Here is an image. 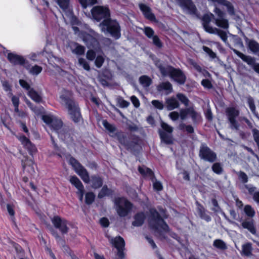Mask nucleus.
Here are the masks:
<instances>
[{
    "mask_svg": "<svg viewBox=\"0 0 259 259\" xmlns=\"http://www.w3.org/2000/svg\"><path fill=\"white\" fill-rule=\"evenodd\" d=\"M70 156L69 164L72 166L75 172L81 178L85 184H90L94 189H98L103 185V178L98 174L92 175L90 176L88 170L74 157Z\"/></svg>",
    "mask_w": 259,
    "mask_h": 259,
    "instance_id": "nucleus-1",
    "label": "nucleus"
},
{
    "mask_svg": "<svg viewBox=\"0 0 259 259\" xmlns=\"http://www.w3.org/2000/svg\"><path fill=\"white\" fill-rule=\"evenodd\" d=\"M214 15L212 13L205 14L201 18L203 27L207 32L214 34V28L210 25L212 20H214L215 24L219 27L227 29L229 24L228 20L226 18V14L220 8L215 7L213 10Z\"/></svg>",
    "mask_w": 259,
    "mask_h": 259,
    "instance_id": "nucleus-2",
    "label": "nucleus"
},
{
    "mask_svg": "<svg viewBox=\"0 0 259 259\" xmlns=\"http://www.w3.org/2000/svg\"><path fill=\"white\" fill-rule=\"evenodd\" d=\"M154 63L162 76H168L180 84H183L186 82V76L180 68H176L170 65L165 64L162 61L157 58L154 61Z\"/></svg>",
    "mask_w": 259,
    "mask_h": 259,
    "instance_id": "nucleus-3",
    "label": "nucleus"
},
{
    "mask_svg": "<svg viewBox=\"0 0 259 259\" xmlns=\"http://www.w3.org/2000/svg\"><path fill=\"white\" fill-rule=\"evenodd\" d=\"M148 224L150 229L160 237L164 238V233L169 231V226L160 213L154 207L149 209Z\"/></svg>",
    "mask_w": 259,
    "mask_h": 259,
    "instance_id": "nucleus-4",
    "label": "nucleus"
},
{
    "mask_svg": "<svg viewBox=\"0 0 259 259\" xmlns=\"http://www.w3.org/2000/svg\"><path fill=\"white\" fill-rule=\"evenodd\" d=\"M119 143L121 144L126 150L130 151L134 155H137L141 149L140 146L141 139L139 136L135 134H130L127 137L122 131H117L115 134Z\"/></svg>",
    "mask_w": 259,
    "mask_h": 259,
    "instance_id": "nucleus-5",
    "label": "nucleus"
},
{
    "mask_svg": "<svg viewBox=\"0 0 259 259\" xmlns=\"http://www.w3.org/2000/svg\"><path fill=\"white\" fill-rule=\"evenodd\" d=\"M99 25L102 31L110 34L115 39H118L121 37V26L116 19L110 17L103 20Z\"/></svg>",
    "mask_w": 259,
    "mask_h": 259,
    "instance_id": "nucleus-6",
    "label": "nucleus"
},
{
    "mask_svg": "<svg viewBox=\"0 0 259 259\" xmlns=\"http://www.w3.org/2000/svg\"><path fill=\"white\" fill-rule=\"evenodd\" d=\"M60 98L65 104L72 120L75 123L79 122L82 117L78 104L67 95H61Z\"/></svg>",
    "mask_w": 259,
    "mask_h": 259,
    "instance_id": "nucleus-7",
    "label": "nucleus"
},
{
    "mask_svg": "<svg viewBox=\"0 0 259 259\" xmlns=\"http://www.w3.org/2000/svg\"><path fill=\"white\" fill-rule=\"evenodd\" d=\"M188 115L191 116L194 123L197 122L201 118L199 113L192 107L181 109L180 110V113L177 111H172L169 114V117L173 121L177 120L179 117L182 120H185Z\"/></svg>",
    "mask_w": 259,
    "mask_h": 259,
    "instance_id": "nucleus-8",
    "label": "nucleus"
},
{
    "mask_svg": "<svg viewBox=\"0 0 259 259\" xmlns=\"http://www.w3.org/2000/svg\"><path fill=\"white\" fill-rule=\"evenodd\" d=\"M116 206V211L120 217H125L130 213L134 207V204L124 197H117L114 200Z\"/></svg>",
    "mask_w": 259,
    "mask_h": 259,
    "instance_id": "nucleus-9",
    "label": "nucleus"
},
{
    "mask_svg": "<svg viewBox=\"0 0 259 259\" xmlns=\"http://www.w3.org/2000/svg\"><path fill=\"white\" fill-rule=\"evenodd\" d=\"M91 13L92 19L97 22L102 21L111 17V12L108 6H94Z\"/></svg>",
    "mask_w": 259,
    "mask_h": 259,
    "instance_id": "nucleus-10",
    "label": "nucleus"
},
{
    "mask_svg": "<svg viewBox=\"0 0 259 259\" xmlns=\"http://www.w3.org/2000/svg\"><path fill=\"white\" fill-rule=\"evenodd\" d=\"M199 156L200 159L210 163H213L217 160L216 153L208 147L205 143L201 144Z\"/></svg>",
    "mask_w": 259,
    "mask_h": 259,
    "instance_id": "nucleus-11",
    "label": "nucleus"
},
{
    "mask_svg": "<svg viewBox=\"0 0 259 259\" xmlns=\"http://www.w3.org/2000/svg\"><path fill=\"white\" fill-rule=\"evenodd\" d=\"M226 113L232 130L238 131L240 124L236 118L239 115V111L234 107H230L226 109Z\"/></svg>",
    "mask_w": 259,
    "mask_h": 259,
    "instance_id": "nucleus-12",
    "label": "nucleus"
},
{
    "mask_svg": "<svg viewBox=\"0 0 259 259\" xmlns=\"http://www.w3.org/2000/svg\"><path fill=\"white\" fill-rule=\"evenodd\" d=\"M16 137L30 155L33 156L34 154L36 153L37 149L36 146L31 142L28 138L22 134L16 135Z\"/></svg>",
    "mask_w": 259,
    "mask_h": 259,
    "instance_id": "nucleus-13",
    "label": "nucleus"
},
{
    "mask_svg": "<svg viewBox=\"0 0 259 259\" xmlns=\"http://www.w3.org/2000/svg\"><path fill=\"white\" fill-rule=\"evenodd\" d=\"M7 59L9 62L14 66H23L26 69H28L30 66V64L24 57L13 53H9L7 55Z\"/></svg>",
    "mask_w": 259,
    "mask_h": 259,
    "instance_id": "nucleus-14",
    "label": "nucleus"
},
{
    "mask_svg": "<svg viewBox=\"0 0 259 259\" xmlns=\"http://www.w3.org/2000/svg\"><path fill=\"white\" fill-rule=\"evenodd\" d=\"M51 221L54 227L58 229L62 234L68 233L69 228L67 226L68 221L66 219L59 215H54Z\"/></svg>",
    "mask_w": 259,
    "mask_h": 259,
    "instance_id": "nucleus-15",
    "label": "nucleus"
},
{
    "mask_svg": "<svg viewBox=\"0 0 259 259\" xmlns=\"http://www.w3.org/2000/svg\"><path fill=\"white\" fill-rule=\"evenodd\" d=\"M179 6L187 10L191 15L198 17V12L196 6L192 0H176Z\"/></svg>",
    "mask_w": 259,
    "mask_h": 259,
    "instance_id": "nucleus-16",
    "label": "nucleus"
},
{
    "mask_svg": "<svg viewBox=\"0 0 259 259\" xmlns=\"http://www.w3.org/2000/svg\"><path fill=\"white\" fill-rule=\"evenodd\" d=\"M70 183L77 190L76 194L78 196L79 201H82L83 196L85 195V190L83 185L80 180L76 176H72L69 179Z\"/></svg>",
    "mask_w": 259,
    "mask_h": 259,
    "instance_id": "nucleus-17",
    "label": "nucleus"
},
{
    "mask_svg": "<svg viewBox=\"0 0 259 259\" xmlns=\"http://www.w3.org/2000/svg\"><path fill=\"white\" fill-rule=\"evenodd\" d=\"M110 243L117 250L116 255L121 257H123V254L125 253L124 250L125 245L124 239L120 236H117L115 238H111Z\"/></svg>",
    "mask_w": 259,
    "mask_h": 259,
    "instance_id": "nucleus-18",
    "label": "nucleus"
},
{
    "mask_svg": "<svg viewBox=\"0 0 259 259\" xmlns=\"http://www.w3.org/2000/svg\"><path fill=\"white\" fill-rule=\"evenodd\" d=\"M34 161L32 159L26 158L21 160V164L23 171H26L29 176H32L35 174Z\"/></svg>",
    "mask_w": 259,
    "mask_h": 259,
    "instance_id": "nucleus-19",
    "label": "nucleus"
},
{
    "mask_svg": "<svg viewBox=\"0 0 259 259\" xmlns=\"http://www.w3.org/2000/svg\"><path fill=\"white\" fill-rule=\"evenodd\" d=\"M139 8L142 12L145 18L151 21H155L156 17L155 15L152 12L151 8L145 4L141 3L139 4Z\"/></svg>",
    "mask_w": 259,
    "mask_h": 259,
    "instance_id": "nucleus-20",
    "label": "nucleus"
},
{
    "mask_svg": "<svg viewBox=\"0 0 259 259\" xmlns=\"http://www.w3.org/2000/svg\"><path fill=\"white\" fill-rule=\"evenodd\" d=\"M138 171L144 178H149L152 181L155 179L153 171L150 168L145 166H139Z\"/></svg>",
    "mask_w": 259,
    "mask_h": 259,
    "instance_id": "nucleus-21",
    "label": "nucleus"
},
{
    "mask_svg": "<svg viewBox=\"0 0 259 259\" xmlns=\"http://www.w3.org/2000/svg\"><path fill=\"white\" fill-rule=\"evenodd\" d=\"M134 221L132 224L134 227H141L145 222L146 215L144 211H140L136 213L134 216Z\"/></svg>",
    "mask_w": 259,
    "mask_h": 259,
    "instance_id": "nucleus-22",
    "label": "nucleus"
},
{
    "mask_svg": "<svg viewBox=\"0 0 259 259\" xmlns=\"http://www.w3.org/2000/svg\"><path fill=\"white\" fill-rule=\"evenodd\" d=\"M233 52L240 58H241L244 62H246L248 65L251 66L252 67L255 63V60L254 58L250 56H247L239 52L236 49H232Z\"/></svg>",
    "mask_w": 259,
    "mask_h": 259,
    "instance_id": "nucleus-23",
    "label": "nucleus"
},
{
    "mask_svg": "<svg viewBox=\"0 0 259 259\" xmlns=\"http://www.w3.org/2000/svg\"><path fill=\"white\" fill-rule=\"evenodd\" d=\"M241 226L244 229L248 230L251 234H255L256 232L254 226V222L252 219H246L241 223Z\"/></svg>",
    "mask_w": 259,
    "mask_h": 259,
    "instance_id": "nucleus-24",
    "label": "nucleus"
},
{
    "mask_svg": "<svg viewBox=\"0 0 259 259\" xmlns=\"http://www.w3.org/2000/svg\"><path fill=\"white\" fill-rule=\"evenodd\" d=\"M52 144L53 146L54 150H55L54 154L57 155L59 157L62 158L63 156H65L66 158L69 161L70 156H68L70 153L66 154V150L64 148H62L58 146L57 143L55 142L54 140L52 137Z\"/></svg>",
    "mask_w": 259,
    "mask_h": 259,
    "instance_id": "nucleus-25",
    "label": "nucleus"
},
{
    "mask_svg": "<svg viewBox=\"0 0 259 259\" xmlns=\"http://www.w3.org/2000/svg\"><path fill=\"white\" fill-rule=\"evenodd\" d=\"M244 40L248 48L254 54H257L259 52V43L254 39H250L244 36Z\"/></svg>",
    "mask_w": 259,
    "mask_h": 259,
    "instance_id": "nucleus-26",
    "label": "nucleus"
},
{
    "mask_svg": "<svg viewBox=\"0 0 259 259\" xmlns=\"http://www.w3.org/2000/svg\"><path fill=\"white\" fill-rule=\"evenodd\" d=\"M158 133L162 142L167 144L171 145L174 143V139L171 134L166 133L161 130H159Z\"/></svg>",
    "mask_w": 259,
    "mask_h": 259,
    "instance_id": "nucleus-27",
    "label": "nucleus"
},
{
    "mask_svg": "<svg viewBox=\"0 0 259 259\" xmlns=\"http://www.w3.org/2000/svg\"><path fill=\"white\" fill-rule=\"evenodd\" d=\"M197 211L200 217L206 221L209 222L211 221V217L207 213V211L204 206L199 202H197Z\"/></svg>",
    "mask_w": 259,
    "mask_h": 259,
    "instance_id": "nucleus-28",
    "label": "nucleus"
},
{
    "mask_svg": "<svg viewBox=\"0 0 259 259\" xmlns=\"http://www.w3.org/2000/svg\"><path fill=\"white\" fill-rule=\"evenodd\" d=\"M252 246L250 242H247L242 245L241 254L242 256L250 257L252 255Z\"/></svg>",
    "mask_w": 259,
    "mask_h": 259,
    "instance_id": "nucleus-29",
    "label": "nucleus"
},
{
    "mask_svg": "<svg viewBox=\"0 0 259 259\" xmlns=\"http://www.w3.org/2000/svg\"><path fill=\"white\" fill-rule=\"evenodd\" d=\"M113 194V191L109 188L106 185H104L102 187L101 190L98 194V198L99 199H102L105 196H112Z\"/></svg>",
    "mask_w": 259,
    "mask_h": 259,
    "instance_id": "nucleus-30",
    "label": "nucleus"
},
{
    "mask_svg": "<svg viewBox=\"0 0 259 259\" xmlns=\"http://www.w3.org/2000/svg\"><path fill=\"white\" fill-rule=\"evenodd\" d=\"M28 96L36 103H39L42 102V98L41 96L33 89L31 88L27 93Z\"/></svg>",
    "mask_w": 259,
    "mask_h": 259,
    "instance_id": "nucleus-31",
    "label": "nucleus"
},
{
    "mask_svg": "<svg viewBox=\"0 0 259 259\" xmlns=\"http://www.w3.org/2000/svg\"><path fill=\"white\" fill-rule=\"evenodd\" d=\"M167 108L168 110H172L178 108L180 104L178 101L175 98L171 97L166 100Z\"/></svg>",
    "mask_w": 259,
    "mask_h": 259,
    "instance_id": "nucleus-32",
    "label": "nucleus"
},
{
    "mask_svg": "<svg viewBox=\"0 0 259 259\" xmlns=\"http://www.w3.org/2000/svg\"><path fill=\"white\" fill-rule=\"evenodd\" d=\"M63 126V122L61 119L55 118L50 126L56 133L59 134V131Z\"/></svg>",
    "mask_w": 259,
    "mask_h": 259,
    "instance_id": "nucleus-33",
    "label": "nucleus"
},
{
    "mask_svg": "<svg viewBox=\"0 0 259 259\" xmlns=\"http://www.w3.org/2000/svg\"><path fill=\"white\" fill-rule=\"evenodd\" d=\"M140 83L144 87H149L152 83L151 78L147 75H143L139 78Z\"/></svg>",
    "mask_w": 259,
    "mask_h": 259,
    "instance_id": "nucleus-34",
    "label": "nucleus"
},
{
    "mask_svg": "<svg viewBox=\"0 0 259 259\" xmlns=\"http://www.w3.org/2000/svg\"><path fill=\"white\" fill-rule=\"evenodd\" d=\"M157 89L159 92L164 90L170 92L172 90V87L171 84L169 81H165L159 84L157 86Z\"/></svg>",
    "mask_w": 259,
    "mask_h": 259,
    "instance_id": "nucleus-35",
    "label": "nucleus"
},
{
    "mask_svg": "<svg viewBox=\"0 0 259 259\" xmlns=\"http://www.w3.org/2000/svg\"><path fill=\"white\" fill-rule=\"evenodd\" d=\"M7 209L9 214L10 215V221L13 224L16 226L17 224L16 222V218L15 217V211L14 209V206L10 204H7Z\"/></svg>",
    "mask_w": 259,
    "mask_h": 259,
    "instance_id": "nucleus-36",
    "label": "nucleus"
},
{
    "mask_svg": "<svg viewBox=\"0 0 259 259\" xmlns=\"http://www.w3.org/2000/svg\"><path fill=\"white\" fill-rule=\"evenodd\" d=\"M95 198L96 195L94 192L92 191L87 192L85 194V203L87 205L92 204L95 201Z\"/></svg>",
    "mask_w": 259,
    "mask_h": 259,
    "instance_id": "nucleus-37",
    "label": "nucleus"
},
{
    "mask_svg": "<svg viewBox=\"0 0 259 259\" xmlns=\"http://www.w3.org/2000/svg\"><path fill=\"white\" fill-rule=\"evenodd\" d=\"M213 246L216 248L221 250H226L227 248V246L225 242L220 239H217L213 241Z\"/></svg>",
    "mask_w": 259,
    "mask_h": 259,
    "instance_id": "nucleus-38",
    "label": "nucleus"
},
{
    "mask_svg": "<svg viewBox=\"0 0 259 259\" xmlns=\"http://www.w3.org/2000/svg\"><path fill=\"white\" fill-rule=\"evenodd\" d=\"M83 9H85L89 6H94L98 4L97 0H77Z\"/></svg>",
    "mask_w": 259,
    "mask_h": 259,
    "instance_id": "nucleus-39",
    "label": "nucleus"
},
{
    "mask_svg": "<svg viewBox=\"0 0 259 259\" xmlns=\"http://www.w3.org/2000/svg\"><path fill=\"white\" fill-rule=\"evenodd\" d=\"M244 212L245 214L252 219L255 214V212L253 208L250 205H246L244 207Z\"/></svg>",
    "mask_w": 259,
    "mask_h": 259,
    "instance_id": "nucleus-40",
    "label": "nucleus"
},
{
    "mask_svg": "<svg viewBox=\"0 0 259 259\" xmlns=\"http://www.w3.org/2000/svg\"><path fill=\"white\" fill-rule=\"evenodd\" d=\"M247 104L249 107L250 110L252 112V113L257 115L258 114L257 112L256 111V107L254 104V101L253 99L251 97L249 96L247 99Z\"/></svg>",
    "mask_w": 259,
    "mask_h": 259,
    "instance_id": "nucleus-41",
    "label": "nucleus"
},
{
    "mask_svg": "<svg viewBox=\"0 0 259 259\" xmlns=\"http://www.w3.org/2000/svg\"><path fill=\"white\" fill-rule=\"evenodd\" d=\"M27 70L29 71V73L33 75H37L42 71V68L39 65H35L31 67L30 66L29 68Z\"/></svg>",
    "mask_w": 259,
    "mask_h": 259,
    "instance_id": "nucleus-42",
    "label": "nucleus"
},
{
    "mask_svg": "<svg viewBox=\"0 0 259 259\" xmlns=\"http://www.w3.org/2000/svg\"><path fill=\"white\" fill-rule=\"evenodd\" d=\"M214 33H217L219 36L224 42H226L227 41L228 36L225 31L217 28H214Z\"/></svg>",
    "mask_w": 259,
    "mask_h": 259,
    "instance_id": "nucleus-43",
    "label": "nucleus"
},
{
    "mask_svg": "<svg viewBox=\"0 0 259 259\" xmlns=\"http://www.w3.org/2000/svg\"><path fill=\"white\" fill-rule=\"evenodd\" d=\"M177 98L182 103L184 104L185 106H188L189 105L190 101L184 94L182 93H178L177 95Z\"/></svg>",
    "mask_w": 259,
    "mask_h": 259,
    "instance_id": "nucleus-44",
    "label": "nucleus"
},
{
    "mask_svg": "<svg viewBox=\"0 0 259 259\" xmlns=\"http://www.w3.org/2000/svg\"><path fill=\"white\" fill-rule=\"evenodd\" d=\"M212 170L217 175H220L223 171V168L219 162H215L213 163L211 167Z\"/></svg>",
    "mask_w": 259,
    "mask_h": 259,
    "instance_id": "nucleus-45",
    "label": "nucleus"
},
{
    "mask_svg": "<svg viewBox=\"0 0 259 259\" xmlns=\"http://www.w3.org/2000/svg\"><path fill=\"white\" fill-rule=\"evenodd\" d=\"M202 49L211 59H214L215 58L218 59L216 53L213 52V51L208 47L203 46Z\"/></svg>",
    "mask_w": 259,
    "mask_h": 259,
    "instance_id": "nucleus-46",
    "label": "nucleus"
},
{
    "mask_svg": "<svg viewBox=\"0 0 259 259\" xmlns=\"http://www.w3.org/2000/svg\"><path fill=\"white\" fill-rule=\"evenodd\" d=\"M237 175L238 176L239 180L243 183L246 184L248 181V178L247 175L243 171H239L237 172Z\"/></svg>",
    "mask_w": 259,
    "mask_h": 259,
    "instance_id": "nucleus-47",
    "label": "nucleus"
},
{
    "mask_svg": "<svg viewBox=\"0 0 259 259\" xmlns=\"http://www.w3.org/2000/svg\"><path fill=\"white\" fill-rule=\"evenodd\" d=\"M104 127L110 133H114L116 130V127L108 122L107 120H103L102 122Z\"/></svg>",
    "mask_w": 259,
    "mask_h": 259,
    "instance_id": "nucleus-48",
    "label": "nucleus"
},
{
    "mask_svg": "<svg viewBox=\"0 0 259 259\" xmlns=\"http://www.w3.org/2000/svg\"><path fill=\"white\" fill-rule=\"evenodd\" d=\"M95 66L98 68H100L102 66V65L105 61L104 58L101 55H98L95 58Z\"/></svg>",
    "mask_w": 259,
    "mask_h": 259,
    "instance_id": "nucleus-49",
    "label": "nucleus"
},
{
    "mask_svg": "<svg viewBox=\"0 0 259 259\" xmlns=\"http://www.w3.org/2000/svg\"><path fill=\"white\" fill-rule=\"evenodd\" d=\"M179 128L181 130L185 129L189 134H193L194 132V128L191 125H186L184 123H181L179 125Z\"/></svg>",
    "mask_w": 259,
    "mask_h": 259,
    "instance_id": "nucleus-50",
    "label": "nucleus"
},
{
    "mask_svg": "<svg viewBox=\"0 0 259 259\" xmlns=\"http://www.w3.org/2000/svg\"><path fill=\"white\" fill-rule=\"evenodd\" d=\"M57 3L63 10L67 9L70 3V0H56Z\"/></svg>",
    "mask_w": 259,
    "mask_h": 259,
    "instance_id": "nucleus-51",
    "label": "nucleus"
},
{
    "mask_svg": "<svg viewBox=\"0 0 259 259\" xmlns=\"http://www.w3.org/2000/svg\"><path fill=\"white\" fill-rule=\"evenodd\" d=\"M211 202L213 206V207L211 208V210L214 212H219L221 211V208L219 205L218 200L215 198H212Z\"/></svg>",
    "mask_w": 259,
    "mask_h": 259,
    "instance_id": "nucleus-52",
    "label": "nucleus"
},
{
    "mask_svg": "<svg viewBox=\"0 0 259 259\" xmlns=\"http://www.w3.org/2000/svg\"><path fill=\"white\" fill-rule=\"evenodd\" d=\"M144 33L145 35L149 38H151L154 36H155L154 35V31L153 29L149 26L145 27L144 29Z\"/></svg>",
    "mask_w": 259,
    "mask_h": 259,
    "instance_id": "nucleus-53",
    "label": "nucleus"
},
{
    "mask_svg": "<svg viewBox=\"0 0 259 259\" xmlns=\"http://www.w3.org/2000/svg\"><path fill=\"white\" fill-rule=\"evenodd\" d=\"M152 38L153 44L157 48L160 49L163 47V43L157 35H155Z\"/></svg>",
    "mask_w": 259,
    "mask_h": 259,
    "instance_id": "nucleus-54",
    "label": "nucleus"
},
{
    "mask_svg": "<svg viewBox=\"0 0 259 259\" xmlns=\"http://www.w3.org/2000/svg\"><path fill=\"white\" fill-rule=\"evenodd\" d=\"M161 126L162 128V131H164L166 133L171 134L173 132V128L165 122H162Z\"/></svg>",
    "mask_w": 259,
    "mask_h": 259,
    "instance_id": "nucleus-55",
    "label": "nucleus"
},
{
    "mask_svg": "<svg viewBox=\"0 0 259 259\" xmlns=\"http://www.w3.org/2000/svg\"><path fill=\"white\" fill-rule=\"evenodd\" d=\"M73 52L78 55H83L85 52V48L80 45L77 44Z\"/></svg>",
    "mask_w": 259,
    "mask_h": 259,
    "instance_id": "nucleus-56",
    "label": "nucleus"
},
{
    "mask_svg": "<svg viewBox=\"0 0 259 259\" xmlns=\"http://www.w3.org/2000/svg\"><path fill=\"white\" fill-rule=\"evenodd\" d=\"M78 62L82 66L83 69L87 71H90L91 69L89 63L83 58H79Z\"/></svg>",
    "mask_w": 259,
    "mask_h": 259,
    "instance_id": "nucleus-57",
    "label": "nucleus"
},
{
    "mask_svg": "<svg viewBox=\"0 0 259 259\" xmlns=\"http://www.w3.org/2000/svg\"><path fill=\"white\" fill-rule=\"evenodd\" d=\"M55 118H53L50 115H44L42 116V120L49 126L51 125Z\"/></svg>",
    "mask_w": 259,
    "mask_h": 259,
    "instance_id": "nucleus-58",
    "label": "nucleus"
},
{
    "mask_svg": "<svg viewBox=\"0 0 259 259\" xmlns=\"http://www.w3.org/2000/svg\"><path fill=\"white\" fill-rule=\"evenodd\" d=\"M201 84L204 88L207 89H211L213 88V85L211 81L208 79H202Z\"/></svg>",
    "mask_w": 259,
    "mask_h": 259,
    "instance_id": "nucleus-59",
    "label": "nucleus"
},
{
    "mask_svg": "<svg viewBox=\"0 0 259 259\" xmlns=\"http://www.w3.org/2000/svg\"><path fill=\"white\" fill-rule=\"evenodd\" d=\"M19 83L20 86L26 90V91L29 92L30 90L32 88L30 87V84L27 82V81L24 79H21L19 80Z\"/></svg>",
    "mask_w": 259,
    "mask_h": 259,
    "instance_id": "nucleus-60",
    "label": "nucleus"
},
{
    "mask_svg": "<svg viewBox=\"0 0 259 259\" xmlns=\"http://www.w3.org/2000/svg\"><path fill=\"white\" fill-rule=\"evenodd\" d=\"M151 103L152 105L158 110H162L163 109L164 106L162 102L160 101L157 100H154L152 101Z\"/></svg>",
    "mask_w": 259,
    "mask_h": 259,
    "instance_id": "nucleus-61",
    "label": "nucleus"
},
{
    "mask_svg": "<svg viewBox=\"0 0 259 259\" xmlns=\"http://www.w3.org/2000/svg\"><path fill=\"white\" fill-rule=\"evenodd\" d=\"M96 53L93 50H89L87 51L86 56L87 58L90 61L94 60L96 58Z\"/></svg>",
    "mask_w": 259,
    "mask_h": 259,
    "instance_id": "nucleus-62",
    "label": "nucleus"
},
{
    "mask_svg": "<svg viewBox=\"0 0 259 259\" xmlns=\"http://www.w3.org/2000/svg\"><path fill=\"white\" fill-rule=\"evenodd\" d=\"M244 187L248 190V193L253 196V194L256 192V188L251 185H245Z\"/></svg>",
    "mask_w": 259,
    "mask_h": 259,
    "instance_id": "nucleus-63",
    "label": "nucleus"
},
{
    "mask_svg": "<svg viewBox=\"0 0 259 259\" xmlns=\"http://www.w3.org/2000/svg\"><path fill=\"white\" fill-rule=\"evenodd\" d=\"M153 189L157 191H161L163 190V186L160 181H156L153 184Z\"/></svg>",
    "mask_w": 259,
    "mask_h": 259,
    "instance_id": "nucleus-64",
    "label": "nucleus"
}]
</instances>
